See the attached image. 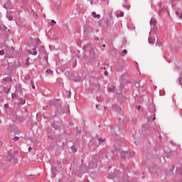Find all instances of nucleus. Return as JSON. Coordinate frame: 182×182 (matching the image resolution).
<instances>
[{
  "instance_id": "bb28decb",
  "label": "nucleus",
  "mask_w": 182,
  "mask_h": 182,
  "mask_svg": "<svg viewBox=\"0 0 182 182\" xmlns=\"http://www.w3.org/2000/svg\"><path fill=\"white\" fill-rule=\"evenodd\" d=\"M65 75L68 77H72V73H70V71H65Z\"/></svg>"
},
{
  "instance_id": "0e129e2a",
  "label": "nucleus",
  "mask_w": 182,
  "mask_h": 182,
  "mask_svg": "<svg viewBox=\"0 0 182 182\" xmlns=\"http://www.w3.org/2000/svg\"><path fill=\"white\" fill-rule=\"evenodd\" d=\"M178 80H179L180 84L182 85V83H181V78H178Z\"/></svg>"
},
{
  "instance_id": "39448f33",
  "label": "nucleus",
  "mask_w": 182,
  "mask_h": 182,
  "mask_svg": "<svg viewBox=\"0 0 182 182\" xmlns=\"http://www.w3.org/2000/svg\"><path fill=\"white\" fill-rule=\"evenodd\" d=\"M48 105L50 107L54 106V107L57 109V112L62 110V105L59 102V100L58 99L50 101Z\"/></svg>"
},
{
  "instance_id": "5fc2aeb1",
  "label": "nucleus",
  "mask_w": 182,
  "mask_h": 182,
  "mask_svg": "<svg viewBox=\"0 0 182 182\" xmlns=\"http://www.w3.org/2000/svg\"><path fill=\"white\" fill-rule=\"evenodd\" d=\"M4 107H5V109H8L9 107V104H5Z\"/></svg>"
},
{
  "instance_id": "603ef678",
  "label": "nucleus",
  "mask_w": 182,
  "mask_h": 182,
  "mask_svg": "<svg viewBox=\"0 0 182 182\" xmlns=\"http://www.w3.org/2000/svg\"><path fill=\"white\" fill-rule=\"evenodd\" d=\"M31 86L33 89H35L36 87H35V85H33V81L31 80Z\"/></svg>"
},
{
  "instance_id": "8fccbe9b",
  "label": "nucleus",
  "mask_w": 182,
  "mask_h": 182,
  "mask_svg": "<svg viewBox=\"0 0 182 182\" xmlns=\"http://www.w3.org/2000/svg\"><path fill=\"white\" fill-rule=\"evenodd\" d=\"M22 2L23 5H26V4H28V0H22Z\"/></svg>"
},
{
  "instance_id": "f257e3e1",
  "label": "nucleus",
  "mask_w": 182,
  "mask_h": 182,
  "mask_svg": "<svg viewBox=\"0 0 182 182\" xmlns=\"http://www.w3.org/2000/svg\"><path fill=\"white\" fill-rule=\"evenodd\" d=\"M19 151H15L14 153L11 151V150H7L6 154V161H9V163H11L12 161L13 164H18V161H19V159H18V154Z\"/></svg>"
},
{
  "instance_id": "0eeeda50",
  "label": "nucleus",
  "mask_w": 182,
  "mask_h": 182,
  "mask_svg": "<svg viewBox=\"0 0 182 182\" xmlns=\"http://www.w3.org/2000/svg\"><path fill=\"white\" fill-rule=\"evenodd\" d=\"M153 129H154L156 133L159 132V129L154 128L153 125H151V124H149L146 122V124H142V127H141L142 132H147V130H151Z\"/></svg>"
},
{
  "instance_id": "de8ad7c7",
  "label": "nucleus",
  "mask_w": 182,
  "mask_h": 182,
  "mask_svg": "<svg viewBox=\"0 0 182 182\" xmlns=\"http://www.w3.org/2000/svg\"><path fill=\"white\" fill-rule=\"evenodd\" d=\"M26 65H29V58L26 59Z\"/></svg>"
},
{
  "instance_id": "37998d69",
  "label": "nucleus",
  "mask_w": 182,
  "mask_h": 182,
  "mask_svg": "<svg viewBox=\"0 0 182 182\" xmlns=\"http://www.w3.org/2000/svg\"><path fill=\"white\" fill-rule=\"evenodd\" d=\"M14 141H18V140H19V137L18 136H15L14 139H13Z\"/></svg>"
},
{
  "instance_id": "b1692460",
  "label": "nucleus",
  "mask_w": 182,
  "mask_h": 182,
  "mask_svg": "<svg viewBox=\"0 0 182 182\" xmlns=\"http://www.w3.org/2000/svg\"><path fill=\"white\" fill-rule=\"evenodd\" d=\"M56 168H51V172L53 177H56Z\"/></svg>"
},
{
  "instance_id": "5701e85b",
  "label": "nucleus",
  "mask_w": 182,
  "mask_h": 182,
  "mask_svg": "<svg viewBox=\"0 0 182 182\" xmlns=\"http://www.w3.org/2000/svg\"><path fill=\"white\" fill-rule=\"evenodd\" d=\"M63 113L64 114H70V110L69 109V107L65 108V109L63 110Z\"/></svg>"
},
{
  "instance_id": "c03bdc74",
  "label": "nucleus",
  "mask_w": 182,
  "mask_h": 182,
  "mask_svg": "<svg viewBox=\"0 0 182 182\" xmlns=\"http://www.w3.org/2000/svg\"><path fill=\"white\" fill-rule=\"evenodd\" d=\"M134 85H135L136 87H140V84L138 82H136L134 83Z\"/></svg>"
},
{
  "instance_id": "1a4fd4ad",
  "label": "nucleus",
  "mask_w": 182,
  "mask_h": 182,
  "mask_svg": "<svg viewBox=\"0 0 182 182\" xmlns=\"http://www.w3.org/2000/svg\"><path fill=\"white\" fill-rule=\"evenodd\" d=\"M52 127L60 133V127H62V122L58 121H53L51 124Z\"/></svg>"
},
{
  "instance_id": "4468645a",
  "label": "nucleus",
  "mask_w": 182,
  "mask_h": 182,
  "mask_svg": "<svg viewBox=\"0 0 182 182\" xmlns=\"http://www.w3.org/2000/svg\"><path fill=\"white\" fill-rule=\"evenodd\" d=\"M0 31L1 32H9V28L8 27L5 26L4 23L0 22Z\"/></svg>"
},
{
  "instance_id": "e2e57ef3",
  "label": "nucleus",
  "mask_w": 182,
  "mask_h": 182,
  "mask_svg": "<svg viewBox=\"0 0 182 182\" xmlns=\"http://www.w3.org/2000/svg\"><path fill=\"white\" fill-rule=\"evenodd\" d=\"M100 69H102V70H105L106 67H101V68H100Z\"/></svg>"
},
{
  "instance_id": "a878e982",
  "label": "nucleus",
  "mask_w": 182,
  "mask_h": 182,
  "mask_svg": "<svg viewBox=\"0 0 182 182\" xmlns=\"http://www.w3.org/2000/svg\"><path fill=\"white\" fill-rule=\"evenodd\" d=\"M19 103H20V105H25L26 103V100L23 98H20Z\"/></svg>"
},
{
  "instance_id": "f8f14e48",
  "label": "nucleus",
  "mask_w": 182,
  "mask_h": 182,
  "mask_svg": "<svg viewBox=\"0 0 182 182\" xmlns=\"http://www.w3.org/2000/svg\"><path fill=\"white\" fill-rule=\"evenodd\" d=\"M12 6V1L11 0H7L6 2L4 4V8L8 11V9H11Z\"/></svg>"
},
{
  "instance_id": "4d7b16f0",
  "label": "nucleus",
  "mask_w": 182,
  "mask_h": 182,
  "mask_svg": "<svg viewBox=\"0 0 182 182\" xmlns=\"http://www.w3.org/2000/svg\"><path fill=\"white\" fill-rule=\"evenodd\" d=\"M104 75L105 76H107V75H109V73L107 71H105Z\"/></svg>"
},
{
  "instance_id": "6e6552de",
  "label": "nucleus",
  "mask_w": 182,
  "mask_h": 182,
  "mask_svg": "<svg viewBox=\"0 0 182 182\" xmlns=\"http://www.w3.org/2000/svg\"><path fill=\"white\" fill-rule=\"evenodd\" d=\"M122 159H124V160H129L130 157H133V154L130 151H123L121 152Z\"/></svg>"
},
{
  "instance_id": "f03ea898",
  "label": "nucleus",
  "mask_w": 182,
  "mask_h": 182,
  "mask_svg": "<svg viewBox=\"0 0 182 182\" xmlns=\"http://www.w3.org/2000/svg\"><path fill=\"white\" fill-rule=\"evenodd\" d=\"M85 53H89L90 61L95 59V49L92 47L91 44H87L82 47Z\"/></svg>"
},
{
  "instance_id": "6ab92c4d",
  "label": "nucleus",
  "mask_w": 182,
  "mask_h": 182,
  "mask_svg": "<svg viewBox=\"0 0 182 182\" xmlns=\"http://www.w3.org/2000/svg\"><path fill=\"white\" fill-rule=\"evenodd\" d=\"M108 92L109 93H116V87L112 85V87H108Z\"/></svg>"
},
{
  "instance_id": "dca6fc26",
  "label": "nucleus",
  "mask_w": 182,
  "mask_h": 182,
  "mask_svg": "<svg viewBox=\"0 0 182 182\" xmlns=\"http://www.w3.org/2000/svg\"><path fill=\"white\" fill-rule=\"evenodd\" d=\"M14 69L12 68V67L9 66L6 68V71H5V75H8V76H9L12 72H13Z\"/></svg>"
},
{
  "instance_id": "58836bf2",
  "label": "nucleus",
  "mask_w": 182,
  "mask_h": 182,
  "mask_svg": "<svg viewBox=\"0 0 182 182\" xmlns=\"http://www.w3.org/2000/svg\"><path fill=\"white\" fill-rule=\"evenodd\" d=\"M170 143H171V144H172V146H179L178 144H176L173 141H170Z\"/></svg>"
},
{
  "instance_id": "aec40b11",
  "label": "nucleus",
  "mask_w": 182,
  "mask_h": 182,
  "mask_svg": "<svg viewBox=\"0 0 182 182\" xmlns=\"http://www.w3.org/2000/svg\"><path fill=\"white\" fill-rule=\"evenodd\" d=\"M3 82L5 83H11L12 82V77H7L4 78Z\"/></svg>"
},
{
  "instance_id": "3c124183",
  "label": "nucleus",
  "mask_w": 182,
  "mask_h": 182,
  "mask_svg": "<svg viewBox=\"0 0 182 182\" xmlns=\"http://www.w3.org/2000/svg\"><path fill=\"white\" fill-rule=\"evenodd\" d=\"M126 53H127V50L124 49L122 51V55H126Z\"/></svg>"
},
{
  "instance_id": "bf43d9fd",
  "label": "nucleus",
  "mask_w": 182,
  "mask_h": 182,
  "mask_svg": "<svg viewBox=\"0 0 182 182\" xmlns=\"http://www.w3.org/2000/svg\"><path fill=\"white\" fill-rule=\"evenodd\" d=\"M58 165L60 166V168H62V165H60V161H58Z\"/></svg>"
},
{
  "instance_id": "680f3d73",
  "label": "nucleus",
  "mask_w": 182,
  "mask_h": 182,
  "mask_svg": "<svg viewBox=\"0 0 182 182\" xmlns=\"http://www.w3.org/2000/svg\"><path fill=\"white\" fill-rule=\"evenodd\" d=\"M32 151V147L30 146V147L28 148V151Z\"/></svg>"
},
{
  "instance_id": "79ce46f5",
  "label": "nucleus",
  "mask_w": 182,
  "mask_h": 182,
  "mask_svg": "<svg viewBox=\"0 0 182 182\" xmlns=\"http://www.w3.org/2000/svg\"><path fill=\"white\" fill-rule=\"evenodd\" d=\"M55 23H56V21H55V20H52L51 22H50V25L52 26H53L55 25Z\"/></svg>"
},
{
  "instance_id": "a18cd8bd",
  "label": "nucleus",
  "mask_w": 182,
  "mask_h": 182,
  "mask_svg": "<svg viewBox=\"0 0 182 182\" xmlns=\"http://www.w3.org/2000/svg\"><path fill=\"white\" fill-rule=\"evenodd\" d=\"M4 53H5V50H0V56H1L2 55H4Z\"/></svg>"
},
{
  "instance_id": "c756f323",
  "label": "nucleus",
  "mask_w": 182,
  "mask_h": 182,
  "mask_svg": "<svg viewBox=\"0 0 182 182\" xmlns=\"http://www.w3.org/2000/svg\"><path fill=\"white\" fill-rule=\"evenodd\" d=\"M71 149H72L73 153H77V149H76V147L75 146V145H73V146H71Z\"/></svg>"
},
{
  "instance_id": "e433bc0d",
  "label": "nucleus",
  "mask_w": 182,
  "mask_h": 182,
  "mask_svg": "<svg viewBox=\"0 0 182 182\" xmlns=\"http://www.w3.org/2000/svg\"><path fill=\"white\" fill-rule=\"evenodd\" d=\"M122 102L126 100V99H127V97H123V95H119V99H122Z\"/></svg>"
},
{
  "instance_id": "052dcab7",
  "label": "nucleus",
  "mask_w": 182,
  "mask_h": 182,
  "mask_svg": "<svg viewBox=\"0 0 182 182\" xmlns=\"http://www.w3.org/2000/svg\"><path fill=\"white\" fill-rule=\"evenodd\" d=\"M28 53H30L31 55H32V50H28Z\"/></svg>"
},
{
  "instance_id": "473e14b6",
  "label": "nucleus",
  "mask_w": 182,
  "mask_h": 182,
  "mask_svg": "<svg viewBox=\"0 0 182 182\" xmlns=\"http://www.w3.org/2000/svg\"><path fill=\"white\" fill-rule=\"evenodd\" d=\"M33 52L32 53V55H38V51H36V48H33Z\"/></svg>"
},
{
  "instance_id": "f3484780",
  "label": "nucleus",
  "mask_w": 182,
  "mask_h": 182,
  "mask_svg": "<svg viewBox=\"0 0 182 182\" xmlns=\"http://www.w3.org/2000/svg\"><path fill=\"white\" fill-rule=\"evenodd\" d=\"M80 171H81V173H82V174L89 173V168H87V167L83 166V164H82V166L80 167Z\"/></svg>"
},
{
  "instance_id": "2eb2a0df",
  "label": "nucleus",
  "mask_w": 182,
  "mask_h": 182,
  "mask_svg": "<svg viewBox=\"0 0 182 182\" xmlns=\"http://www.w3.org/2000/svg\"><path fill=\"white\" fill-rule=\"evenodd\" d=\"M7 53H9V55H10V56L14 55V54L15 53V47L11 46V47H10V48H8Z\"/></svg>"
},
{
  "instance_id": "13d9d810",
  "label": "nucleus",
  "mask_w": 182,
  "mask_h": 182,
  "mask_svg": "<svg viewBox=\"0 0 182 182\" xmlns=\"http://www.w3.org/2000/svg\"><path fill=\"white\" fill-rule=\"evenodd\" d=\"M176 15H177V16H178L180 15V12H178V11H176Z\"/></svg>"
},
{
  "instance_id": "4c0bfd02",
  "label": "nucleus",
  "mask_w": 182,
  "mask_h": 182,
  "mask_svg": "<svg viewBox=\"0 0 182 182\" xmlns=\"http://www.w3.org/2000/svg\"><path fill=\"white\" fill-rule=\"evenodd\" d=\"M164 93H165L164 90L159 91L160 96H164Z\"/></svg>"
},
{
  "instance_id": "c9c22d12",
  "label": "nucleus",
  "mask_w": 182,
  "mask_h": 182,
  "mask_svg": "<svg viewBox=\"0 0 182 182\" xmlns=\"http://www.w3.org/2000/svg\"><path fill=\"white\" fill-rule=\"evenodd\" d=\"M46 73H50V75H52V73H53V71L50 69H47L46 70Z\"/></svg>"
},
{
  "instance_id": "9d476101",
  "label": "nucleus",
  "mask_w": 182,
  "mask_h": 182,
  "mask_svg": "<svg viewBox=\"0 0 182 182\" xmlns=\"http://www.w3.org/2000/svg\"><path fill=\"white\" fill-rule=\"evenodd\" d=\"M149 23L151 25V29L153 31V32H157V25L156 20L154 18H151Z\"/></svg>"
},
{
  "instance_id": "69168bd1",
  "label": "nucleus",
  "mask_w": 182,
  "mask_h": 182,
  "mask_svg": "<svg viewBox=\"0 0 182 182\" xmlns=\"http://www.w3.org/2000/svg\"><path fill=\"white\" fill-rule=\"evenodd\" d=\"M95 107H96V109H99V105H98V104L96 105H95Z\"/></svg>"
},
{
  "instance_id": "4be33fe9",
  "label": "nucleus",
  "mask_w": 182,
  "mask_h": 182,
  "mask_svg": "<svg viewBox=\"0 0 182 182\" xmlns=\"http://www.w3.org/2000/svg\"><path fill=\"white\" fill-rule=\"evenodd\" d=\"M135 102H143V97H141V96H136V97H135Z\"/></svg>"
},
{
  "instance_id": "423d86ee",
  "label": "nucleus",
  "mask_w": 182,
  "mask_h": 182,
  "mask_svg": "<svg viewBox=\"0 0 182 182\" xmlns=\"http://www.w3.org/2000/svg\"><path fill=\"white\" fill-rule=\"evenodd\" d=\"M114 21L112 20V18H109L107 19V22L105 23H100V26H102L104 29H109L112 28V25H113Z\"/></svg>"
},
{
  "instance_id": "6e6d98bb",
  "label": "nucleus",
  "mask_w": 182,
  "mask_h": 182,
  "mask_svg": "<svg viewBox=\"0 0 182 182\" xmlns=\"http://www.w3.org/2000/svg\"><path fill=\"white\" fill-rule=\"evenodd\" d=\"M29 79H31V75H27V76L26 77V80H29Z\"/></svg>"
},
{
  "instance_id": "2f4dec72",
  "label": "nucleus",
  "mask_w": 182,
  "mask_h": 182,
  "mask_svg": "<svg viewBox=\"0 0 182 182\" xmlns=\"http://www.w3.org/2000/svg\"><path fill=\"white\" fill-rule=\"evenodd\" d=\"M149 43H154V40L152 38H148Z\"/></svg>"
},
{
  "instance_id": "864d4df0",
  "label": "nucleus",
  "mask_w": 182,
  "mask_h": 182,
  "mask_svg": "<svg viewBox=\"0 0 182 182\" xmlns=\"http://www.w3.org/2000/svg\"><path fill=\"white\" fill-rule=\"evenodd\" d=\"M14 19V16H9V21H12Z\"/></svg>"
},
{
  "instance_id": "cd10ccee",
  "label": "nucleus",
  "mask_w": 182,
  "mask_h": 182,
  "mask_svg": "<svg viewBox=\"0 0 182 182\" xmlns=\"http://www.w3.org/2000/svg\"><path fill=\"white\" fill-rule=\"evenodd\" d=\"M123 6H124V8H130V5L127 4V1H126V0L124 1Z\"/></svg>"
},
{
  "instance_id": "393cba45",
  "label": "nucleus",
  "mask_w": 182,
  "mask_h": 182,
  "mask_svg": "<svg viewBox=\"0 0 182 182\" xmlns=\"http://www.w3.org/2000/svg\"><path fill=\"white\" fill-rule=\"evenodd\" d=\"M117 18H123L124 16V12L120 11L119 13L117 14Z\"/></svg>"
},
{
  "instance_id": "20e7f679",
  "label": "nucleus",
  "mask_w": 182,
  "mask_h": 182,
  "mask_svg": "<svg viewBox=\"0 0 182 182\" xmlns=\"http://www.w3.org/2000/svg\"><path fill=\"white\" fill-rule=\"evenodd\" d=\"M154 112H156V107L152 105L150 109V113H153L152 116L147 117V123L151 126H156V122H154V120H156V117H154L156 116V113Z\"/></svg>"
},
{
  "instance_id": "a211bd4d",
  "label": "nucleus",
  "mask_w": 182,
  "mask_h": 182,
  "mask_svg": "<svg viewBox=\"0 0 182 182\" xmlns=\"http://www.w3.org/2000/svg\"><path fill=\"white\" fill-rule=\"evenodd\" d=\"M16 92L22 94V86L21 85H16Z\"/></svg>"
},
{
  "instance_id": "a19ab883",
  "label": "nucleus",
  "mask_w": 182,
  "mask_h": 182,
  "mask_svg": "<svg viewBox=\"0 0 182 182\" xmlns=\"http://www.w3.org/2000/svg\"><path fill=\"white\" fill-rule=\"evenodd\" d=\"M98 140H99L100 143H103V141H105V139H102V137L99 138Z\"/></svg>"
},
{
  "instance_id": "412c9836",
  "label": "nucleus",
  "mask_w": 182,
  "mask_h": 182,
  "mask_svg": "<svg viewBox=\"0 0 182 182\" xmlns=\"http://www.w3.org/2000/svg\"><path fill=\"white\" fill-rule=\"evenodd\" d=\"M92 15L94 18H97V19H100V14H96V12L92 11Z\"/></svg>"
},
{
  "instance_id": "c85d7f7f",
  "label": "nucleus",
  "mask_w": 182,
  "mask_h": 182,
  "mask_svg": "<svg viewBox=\"0 0 182 182\" xmlns=\"http://www.w3.org/2000/svg\"><path fill=\"white\" fill-rule=\"evenodd\" d=\"M3 90H4V93H6L8 95V93H9L10 89L7 88L6 87H4Z\"/></svg>"
},
{
  "instance_id": "f704fd0d",
  "label": "nucleus",
  "mask_w": 182,
  "mask_h": 182,
  "mask_svg": "<svg viewBox=\"0 0 182 182\" xmlns=\"http://www.w3.org/2000/svg\"><path fill=\"white\" fill-rule=\"evenodd\" d=\"M95 87H97L98 90H100V85L99 84H94Z\"/></svg>"
},
{
  "instance_id": "7ed1b4c3",
  "label": "nucleus",
  "mask_w": 182,
  "mask_h": 182,
  "mask_svg": "<svg viewBox=\"0 0 182 182\" xmlns=\"http://www.w3.org/2000/svg\"><path fill=\"white\" fill-rule=\"evenodd\" d=\"M119 154L122 155V150L114 149L107 154V160H113V161L117 160Z\"/></svg>"
},
{
  "instance_id": "49530a36",
  "label": "nucleus",
  "mask_w": 182,
  "mask_h": 182,
  "mask_svg": "<svg viewBox=\"0 0 182 182\" xmlns=\"http://www.w3.org/2000/svg\"><path fill=\"white\" fill-rule=\"evenodd\" d=\"M55 117H56V114L51 116L50 119V120H55Z\"/></svg>"
},
{
  "instance_id": "ea45409f",
  "label": "nucleus",
  "mask_w": 182,
  "mask_h": 182,
  "mask_svg": "<svg viewBox=\"0 0 182 182\" xmlns=\"http://www.w3.org/2000/svg\"><path fill=\"white\" fill-rule=\"evenodd\" d=\"M119 129L120 132H124L126 130L124 127H119Z\"/></svg>"
},
{
  "instance_id": "338daca9",
  "label": "nucleus",
  "mask_w": 182,
  "mask_h": 182,
  "mask_svg": "<svg viewBox=\"0 0 182 182\" xmlns=\"http://www.w3.org/2000/svg\"><path fill=\"white\" fill-rule=\"evenodd\" d=\"M180 19H182V13L179 16Z\"/></svg>"
},
{
  "instance_id": "9b49d317",
  "label": "nucleus",
  "mask_w": 182,
  "mask_h": 182,
  "mask_svg": "<svg viewBox=\"0 0 182 182\" xmlns=\"http://www.w3.org/2000/svg\"><path fill=\"white\" fill-rule=\"evenodd\" d=\"M89 168H96L97 167V162L95 160L92 159L88 164Z\"/></svg>"
},
{
  "instance_id": "72a5a7b5",
  "label": "nucleus",
  "mask_w": 182,
  "mask_h": 182,
  "mask_svg": "<svg viewBox=\"0 0 182 182\" xmlns=\"http://www.w3.org/2000/svg\"><path fill=\"white\" fill-rule=\"evenodd\" d=\"M15 97H18V95L16 93L11 94V99H15Z\"/></svg>"
},
{
  "instance_id": "774afa93",
  "label": "nucleus",
  "mask_w": 182,
  "mask_h": 182,
  "mask_svg": "<svg viewBox=\"0 0 182 182\" xmlns=\"http://www.w3.org/2000/svg\"><path fill=\"white\" fill-rule=\"evenodd\" d=\"M140 107H141V106H140V105H138L137 109H138V110H140Z\"/></svg>"
},
{
  "instance_id": "ddd939ff",
  "label": "nucleus",
  "mask_w": 182,
  "mask_h": 182,
  "mask_svg": "<svg viewBox=\"0 0 182 182\" xmlns=\"http://www.w3.org/2000/svg\"><path fill=\"white\" fill-rule=\"evenodd\" d=\"M112 107L117 113H122V107H120V106L117 104H113Z\"/></svg>"
},
{
  "instance_id": "7c9ffc66",
  "label": "nucleus",
  "mask_w": 182,
  "mask_h": 182,
  "mask_svg": "<svg viewBox=\"0 0 182 182\" xmlns=\"http://www.w3.org/2000/svg\"><path fill=\"white\" fill-rule=\"evenodd\" d=\"M18 122H20V123H23V122H25V118L18 117Z\"/></svg>"
},
{
  "instance_id": "09e8293b",
  "label": "nucleus",
  "mask_w": 182,
  "mask_h": 182,
  "mask_svg": "<svg viewBox=\"0 0 182 182\" xmlns=\"http://www.w3.org/2000/svg\"><path fill=\"white\" fill-rule=\"evenodd\" d=\"M48 55H46V56H44V59H45L46 63H48Z\"/></svg>"
}]
</instances>
